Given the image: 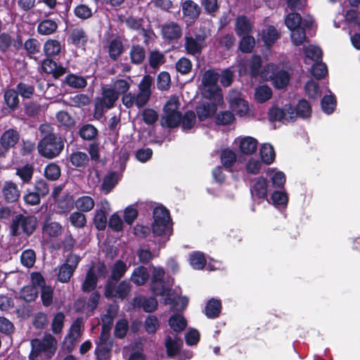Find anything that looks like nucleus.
I'll return each mask as SVG.
<instances>
[{"label":"nucleus","instance_id":"54","mask_svg":"<svg viewBox=\"0 0 360 360\" xmlns=\"http://www.w3.org/2000/svg\"><path fill=\"white\" fill-rule=\"evenodd\" d=\"M130 58L133 63H141L145 58L143 48L140 46H134L130 51Z\"/></svg>","mask_w":360,"mask_h":360},{"label":"nucleus","instance_id":"13","mask_svg":"<svg viewBox=\"0 0 360 360\" xmlns=\"http://www.w3.org/2000/svg\"><path fill=\"white\" fill-rule=\"evenodd\" d=\"M100 299V295L97 292H93L88 302L83 298L79 299L75 302V307L76 310L89 315L96 308Z\"/></svg>","mask_w":360,"mask_h":360},{"label":"nucleus","instance_id":"61","mask_svg":"<svg viewBox=\"0 0 360 360\" xmlns=\"http://www.w3.org/2000/svg\"><path fill=\"white\" fill-rule=\"evenodd\" d=\"M97 129L92 124H85L79 130L80 136L86 140H91L97 135Z\"/></svg>","mask_w":360,"mask_h":360},{"label":"nucleus","instance_id":"11","mask_svg":"<svg viewBox=\"0 0 360 360\" xmlns=\"http://www.w3.org/2000/svg\"><path fill=\"white\" fill-rule=\"evenodd\" d=\"M118 98L117 94L110 87L103 88L102 97L98 98L95 103L96 112L101 113L104 108H112Z\"/></svg>","mask_w":360,"mask_h":360},{"label":"nucleus","instance_id":"34","mask_svg":"<svg viewBox=\"0 0 360 360\" xmlns=\"http://www.w3.org/2000/svg\"><path fill=\"white\" fill-rule=\"evenodd\" d=\"M135 304L142 307L146 312H152L158 307V301L154 297H137L134 299Z\"/></svg>","mask_w":360,"mask_h":360},{"label":"nucleus","instance_id":"49","mask_svg":"<svg viewBox=\"0 0 360 360\" xmlns=\"http://www.w3.org/2000/svg\"><path fill=\"white\" fill-rule=\"evenodd\" d=\"M271 200L275 207H285L288 202V197L284 191H274L271 194Z\"/></svg>","mask_w":360,"mask_h":360},{"label":"nucleus","instance_id":"22","mask_svg":"<svg viewBox=\"0 0 360 360\" xmlns=\"http://www.w3.org/2000/svg\"><path fill=\"white\" fill-rule=\"evenodd\" d=\"M205 46V37L197 35L195 37H186L185 48L189 54L195 55L200 53Z\"/></svg>","mask_w":360,"mask_h":360},{"label":"nucleus","instance_id":"25","mask_svg":"<svg viewBox=\"0 0 360 360\" xmlns=\"http://www.w3.org/2000/svg\"><path fill=\"white\" fill-rule=\"evenodd\" d=\"M220 104L221 103H216V102L214 101L205 102L200 104L196 108L199 120L202 121L212 117L217 110V105Z\"/></svg>","mask_w":360,"mask_h":360},{"label":"nucleus","instance_id":"6","mask_svg":"<svg viewBox=\"0 0 360 360\" xmlns=\"http://www.w3.org/2000/svg\"><path fill=\"white\" fill-rule=\"evenodd\" d=\"M261 77L264 80L271 81L273 85L276 89H283L286 87L290 81L288 72L274 64H269L261 72Z\"/></svg>","mask_w":360,"mask_h":360},{"label":"nucleus","instance_id":"27","mask_svg":"<svg viewBox=\"0 0 360 360\" xmlns=\"http://www.w3.org/2000/svg\"><path fill=\"white\" fill-rule=\"evenodd\" d=\"M236 32L239 37L250 34L253 25L246 17L239 16L236 20Z\"/></svg>","mask_w":360,"mask_h":360},{"label":"nucleus","instance_id":"55","mask_svg":"<svg viewBox=\"0 0 360 360\" xmlns=\"http://www.w3.org/2000/svg\"><path fill=\"white\" fill-rule=\"evenodd\" d=\"M65 82L73 88H84L86 86V79L80 76L69 75L65 77Z\"/></svg>","mask_w":360,"mask_h":360},{"label":"nucleus","instance_id":"24","mask_svg":"<svg viewBox=\"0 0 360 360\" xmlns=\"http://www.w3.org/2000/svg\"><path fill=\"white\" fill-rule=\"evenodd\" d=\"M183 345L182 340L176 335H167L165 338V346L169 356L176 355Z\"/></svg>","mask_w":360,"mask_h":360},{"label":"nucleus","instance_id":"19","mask_svg":"<svg viewBox=\"0 0 360 360\" xmlns=\"http://www.w3.org/2000/svg\"><path fill=\"white\" fill-rule=\"evenodd\" d=\"M181 28L176 22H167L162 27V37L167 41H175L181 36Z\"/></svg>","mask_w":360,"mask_h":360},{"label":"nucleus","instance_id":"14","mask_svg":"<svg viewBox=\"0 0 360 360\" xmlns=\"http://www.w3.org/2000/svg\"><path fill=\"white\" fill-rule=\"evenodd\" d=\"M285 23L287 27L290 30L302 27H311L313 25L314 20L311 17H307L302 19L300 14L291 13L285 17Z\"/></svg>","mask_w":360,"mask_h":360},{"label":"nucleus","instance_id":"62","mask_svg":"<svg viewBox=\"0 0 360 360\" xmlns=\"http://www.w3.org/2000/svg\"><path fill=\"white\" fill-rule=\"evenodd\" d=\"M127 270V266L122 261H117L112 269V278L119 280Z\"/></svg>","mask_w":360,"mask_h":360},{"label":"nucleus","instance_id":"5","mask_svg":"<svg viewBox=\"0 0 360 360\" xmlns=\"http://www.w3.org/2000/svg\"><path fill=\"white\" fill-rule=\"evenodd\" d=\"M32 350L29 355L30 360L39 357L41 360H49L55 354L57 349L56 340L50 334L46 335L42 340L34 339L31 341Z\"/></svg>","mask_w":360,"mask_h":360},{"label":"nucleus","instance_id":"12","mask_svg":"<svg viewBox=\"0 0 360 360\" xmlns=\"http://www.w3.org/2000/svg\"><path fill=\"white\" fill-rule=\"evenodd\" d=\"M96 354L98 360H108L110 356L112 342L110 340L109 333L101 332L100 338L96 342Z\"/></svg>","mask_w":360,"mask_h":360},{"label":"nucleus","instance_id":"43","mask_svg":"<svg viewBox=\"0 0 360 360\" xmlns=\"http://www.w3.org/2000/svg\"><path fill=\"white\" fill-rule=\"evenodd\" d=\"M189 261L191 266L197 270L202 269L205 265L206 259L203 253L193 252L190 255Z\"/></svg>","mask_w":360,"mask_h":360},{"label":"nucleus","instance_id":"37","mask_svg":"<svg viewBox=\"0 0 360 360\" xmlns=\"http://www.w3.org/2000/svg\"><path fill=\"white\" fill-rule=\"evenodd\" d=\"M260 156L266 165H271L275 160L276 153L273 146L269 143H264L260 148Z\"/></svg>","mask_w":360,"mask_h":360},{"label":"nucleus","instance_id":"50","mask_svg":"<svg viewBox=\"0 0 360 360\" xmlns=\"http://www.w3.org/2000/svg\"><path fill=\"white\" fill-rule=\"evenodd\" d=\"M70 38L73 44L77 46H83L86 41V36L82 29H75L72 31Z\"/></svg>","mask_w":360,"mask_h":360},{"label":"nucleus","instance_id":"33","mask_svg":"<svg viewBox=\"0 0 360 360\" xmlns=\"http://www.w3.org/2000/svg\"><path fill=\"white\" fill-rule=\"evenodd\" d=\"M266 176L271 179L274 187L281 188L285 183V174L275 168H269L266 170Z\"/></svg>","mask_w":360,"mask_h":360},{"label":"nucleus","instance_id":"18","mask_svg":"<svg viewBox=\"0 0 360 360\" xmlns=\"http://www.w3.org/2000/svg\"><path fill=\"white\" fill-rule=\"evenodd\" d=\"M19 139L18 133L13 129L6 131L0 139V154H4L13 147Z\"/></svg>","mask_w":360,"mask_h":360},{"label":"nucleus","instance_id":"1","mask_svg":"<svg viewBox=\"0 0 360 360\" xmlns=\"http://www.w3.org/2000/svg\"><path fill=\"white\" fill-rule=\"evenodd\" d=\"M130 82L129 78L117 79L110 88L118 96L123 94L122 101L126 108H131L134 105L139 108H142L147 104L150 97L153 79L149 75L144 76L139 84V92L136 94H126L130 88Z\"/></svg>","mask_w":360,"mask_h":360},{"label":"nucleus","instance_id":"47","mask_svg":"<svg viewBox=\"0 0 360 360\" xmlns=\"http://www.w3.org/2000/svg\"><path fill=\"white\" fill-rule=\"evenodd\" d=\"M272 91L268 86L262 85L255 89V98L259 103H264L271 98Z\"/></svg>","mask_w":360,"mask_h":360},{"label":"nucleus","instance_id":"63","mask_svg":"<svg viewBox=\"0 0 360 360\" xmlns=\"http://www.w3.org/2000/svg\"><path fill=\"white\" fill-rule=\"evenodd\" d=\"M70 221L72 226L77 228H82L86 225V219L84 214L75 212L70 216Z\"/></svg>","mask_w":360,"mask_h":360},{"label":"nucleus","instance_id":"56","mask_svg":"<svg viewBox=\"0 0 360 360\" xmlns=\"http://www.w3.org/2000/svg\"><path fill=\"white\" fill-rule=\"evenodd\" d=\"M38 290L34 286L27 285L20 292V297L26 302L34 301L37 297Z\"/></svg>","mask_w":360,"mask_h":360},{"label":"nucleus","instance_id":"4","mask_svg":"<svg viewBox=\"0 0 360 360\" xmlns=\"http://www.w3.org/2000/svg\"><path fill=\"white\" fill-rule=\"evenodd\" d=\"M153 234L155 237L160 238L159 243H165L172 234L170 217L167 210L162 206L156 207L153 211Z\"/></svg>","mask_w":360,"mask_h":360},{"label":"nucleus","instance_id":"2","mask_svg":"<svg viewBox=\"0 0 360 360\" xmlns=\"http://www.w3.org/2000/svg\"><path fill=\"white\" fill-rule=\"evenodd\" d=\"M179 105L177 97H172L164 107V114L162 117V124L169 128L177 127L182 122V129L184 131L191 129L195 124V114L193 111H188L181 118V112L178 110Z\"/></svg>","mask_w":360,"mask_h":360},{"label":"nucleus","instance_id":"59","mask_svg":"<svg viewBox=\"0 0 360 360\" xmlns=\"http://www.w3.org/2000/svg\"><path fill=\"white\" fill-rule=\"evenodd\" d=\"M311 74L314 77L319 79L328 74V69L325 63L316 62L311 67Z\"/></svg>","mask_w":360,"mask_h":360},{"label":"nucleus","instance_id":"58","mask_svg":"<svg viewBox=\"0 0 360 360\" xmlns=\"http://www.w3.org/2000/svg\"><path fill=\"white\" fill-rule=\"evenodd\" d=\"M21 263L23 266L30 268L35 263L36 255L32 250H26L22 252L20 257Z\"/></svg>","mask_w":360,"mask_h":360},{"label":"nucleus","instance_id":"29","mask_svg":"<svg viewBox=\"0 0 360 360\" xmlns=\"http://www.w3.org/2000/svg\"><path fill=\"white\" fill-rule=\"evenodd\" d=\"M262 39L266 46H271L279 39L280 34L274 26H268L261 34Z\"/></svg>","mask_w":360,"mask_h":360},{"label":"nucleus","instance_id":"7","mask_svg":"<svg viewBox=\"0 0 360 360\" xmlns=\"http://www.w3.org/2000/svg\"><path fill=\"white\" fill-rule=\"evenodd\" d=\"M62 139L56 134L46 135L38 144L39 153L47 158L58 156L63 149Z\"/></svg>","mask_w":360,"mask_h":360},{"label":"nucleus","instance_id":"17","mask_svg":"<svg viewBox=\"0 0 360 360\" xmlns=\"http://www.w3.org/2000/svg\"><path fill=\"white\" fill-rule=\"evenodd\" d=\"M268 191L267 180L263 177L257 178L251 188V194L254 200L266 199Z\"/></svg>","mask_w":360,"mask_h":360},{"label":"nucleus","instance_id":"10","mask_svg":"<svg viewBox=\"0 0 360 360\" xmlns=\"http://www.w3.org/2000/svg\"><path fill=\"white\" fill-rule=\"evenodd\" d=\"M227 99L231 109L235 112L236 115L240 117L252 115L248 102L241 97L239 91L236 90L231 91Z\"/></svg>","mask_w":360,"mask_h":360},{"label":"nucleus","instance_id":"26","mask_svg":"<svg viewBox=\"0 0 360 360\" xmlns=\"http://www.w3.org/2000/svg\"><path fill=\"white\" fill-rule=\"evenodd\" d=\"M118 310L119 307L116 304H112L108 307L106 313L101 318L103 323L101 332L110 333L113 319L117 316Z\"/></svg>","mask_w":360,"mask_h":360},{"label":"nucleus","instance_id":"35","mask_svg":"<svg viewBox=\"0 0 360 360\" xmlns=\"http://www.w3.org/2000/svg\"><path fill=\"white\" fill-rule=\"evenodd\" d=\"M309 27H302L297 29H290L291 42L295 46H300L307 41L306 30Z\"/></svg>","mask_w":360,"mask_h":360},{"label":"nucleus","instance_id":"28","mask_svg":"<svg viewBox=\"0 0 360 360\" xmlns=\"http://www.w3.org/2000/svg\"><path fill=\"white\" fill-rule=\"evenodd\" d=\"M41 68L44 72L51 74L55 77H58L65 72V69L63 67L58 65L55 61L51 59L44 60Z\"/></svg>","mask_w":360,"mask_h":360},{"label":"nucleus","instance_id":"32","mask_svg":"<svg viewBox=\"0 0 360 360\" xmlns=\"http://www.w3.org/2000/svg\"><path fill=\"white\" fill-rule=\"evenodd\" d=\"M183 14L190 19L197 18L200 13V6L191 0H187L181 6Z\"/></svg>","mask_w":360,"mask_h":360},{"label":"nucleus","instance_id":"39","mask_svg":"<svg viewBox=\"0 0 360 360\" xmlns=\"http://www.w3.org/2000/svg\"><path fill=\"white\" fill-rule=\"evenodd\" d=\"M118 182V178L115 172L108 174L103 179L101 189L105 194L109 193Z\"/></svg>","mask_w":360,"mask_h":360},{"label":"nucleus","instance_id":"52","mask_svg":"<svg viewBox=\"0 0 360 360\" xmlns=\"http://www.w3.org/2000/svg\"><path fill=\"white\" fill-rule=\"evenodd\" d=\"M221 160L223 165L227 168L230 169L233 165L236 162V153L229 149H226L222 150L221 154Z\"/></svg>","mask_w":360,"mask_h":360},{"label":"nucleus","instance_id":"60","mask_svg":"<svg viewBox=\"0 0 360 360\" xmlns=\"http://www.w3.org/2000/svg\"><path fill=\"white\" fill-rule=\"evenodd\" d=\"M44 175L49 180H56L60 175V167L56 164L51 163L45 167Z\"/></svg>","mask_w":360,"mask_h":360},{"label":"nucleus","instance_id":"48","mask_svg":"<svg viewBox=\"0 0 360 360\" xmlns=\"http://www.w3.org/2000/svg\"><path fill=\"white\" fill-rule=\"evenodd\" d=\"M143 326L147 333L154 334L160 327V321L155 316L149 315L146 317Z\"/></svg>","mask_w":360,"mask_h":360},{"label":"nucleus","instance_id":"30","mask_svg":"<svg viewBox=\"0 0 360 360\" xmlns=\"http://www.w3.org/2000/svg\"><path fill=\"white\" fill-rule=\"evenodd\" d=\"M149 278V274L146 267L143 266L136 268L131 276V281L136 285H144Z\"/></svg>","mask_w":360,"mask_h":360},{"label":"nucleus","instance_id":"15","mask_svg":"<svg viewBox=\"0 0 360 360\" xmlns=\"http://www.w3.org/2000/svg\"><path fill=\"white\" fill-rule=\"evenodd\" d=\"M131 290L130 285L127 281L121 282L116 288L109 283L105 287V295L106 297H117L124 299Z\"/></svg>","mask_w":360,"mask_h":360},{"label":"nucleus","instance_id":"57","mask_svg":"<svg viewBox=\"0 0 360 360\" xmlns=\"http://www.w3.org/2000/svg\"><path fill=\"white\" fill-rule=\"evenodd\" d=\"M18 94L13 89H8L4 94V100L6 105L11 109H15L19 103Z\"/></svg>","mask_w":360,"mask_h":360},{"label":"nucleus","instance_id":"44","mask_svg":"<svg viewBox=\"0 0 360 360\" xmlns=\"http://www.w3.org/2000/svg\"><path fill=\"white\" fill-rule=\"evenodd\" d=\"M221 302L214 299L210 300L205 307V314L210 318H215L219 316L221 311Z\"/></svg>","mask_w":360,"mask_h":360},{"label":"nucleus","instance_id":"3","mask_svg":"<svg viewBox=\"0 0 360 360\" xmlns=\"http://www.w3.org/2000/svg\"><path fill=\"white\" fill-rule=\"evenodd\" d=\"M311 113L310 104L306 100H301L297 105L296 111L290 105H285L283 108L273 107L269 112L271 121H279L283 123L293 122L297 115L306 118Z\"/></svg>","mask_w":360,"mask_h":360},{"label":"nucleus","instance_id":"53","mask_svg":"<svg viewBox=\"0 0 360 360\" xmlns=\"http://www.w3.org/2000/svg\"><path fill=\"white\" fill-rule=\"evenodd\" d=\"M97 283V278L95 276L93 269H90L86 274V278L82 285V290L84 292H89L93 290Z\"/></svg>","mask_w":360,"mask_h":360},{"label":"nucleus","instance_id":"42","mask_svg":"<svg viewBox=\"0 0 360 360\" xmlns=\"http://www.w3.org/2000/svg\"><path fill=\"white\" fill-rule=\"evenodd\" d=\"M94 199L88 195L82 196L75 201L76 207L82 212L91 211L94 208Z\"/></svg>","mask_w":360,"mask_h":360},{"label":"nucleus","instance_id":"9","mask_svg":"<svg viewBox=\"0 0 360 360\" xmlns=\"http://www.w3.org/2000/svg\"><path fill=\"white\" fill-rule=\"evenodd\" d=\"M37 219L34 217L18 215L13 220L11 233L13 236H18L21 232L31 235L36 229Z\"/></svg>","mask_w":360,"mask_h":360},{"label":"nucleus","instance_id":"8","mask_svg":"<svg viewBox=\"0 0 360 360\" xmlns=\"http://www.w3.org/2000/svg\"><path fill=\"white\" fill-rule=\"evenodd\" d=\"M152 278L150 289L155 295L161 296L164 303H168L170 301L169 288L165 285V270L160 266H152L150 267Z\"/></svg>","mask_w":360,"mask_h":360},{"label":"nucleus","instance_id":"40","mask_svg":"<svg viewBox=\"0 0 360 360\" xmlns=\"http://www.w3.org/2000/svg\"><path fill=\"white\" fill-rule=\"evenodd\" d=\"M70 160L74 167H84L88 164L89 158L86 153L77 151L71 154Z\"/></svg>","mask_w":360,"mask_h":360},{"label":"nucleus","instance_id":"21","mask_svg":"<svg viewBox=\"0 0 360 360\" xmlns=\"http://www.w3.org/2000/svg\"><path fill=\"white\" fill-rule=\"evenodd\" d=\"M63 232V226L56 221H46L43 226V238L47 240L58 237Z\"/></svg>","mask_w":360,"mask_h":360},{"label":"nucleus","instance_id":"45","mask_svg":"<svg viewBox=\"0 0 360 360\" xmlns=\"http://www.w3.org/2000/svg\"><path fill=\"white\" fill-rule=\"evenodd\" d=\"M123 51V44L120 39L116 38L110 41L108 46L110 57L114 60L117 59Z\"/></svg>","mask_w":360,"mask_h":360},{"label":"nucleus","instance_id":"31","mask_svg":"<svg viewBox=\"0 0 360 360\" xmlns=\"http://www.w3.org/2000/svg\"><path fill=\"white\" fill-rule=\"evenodd\" d=\"M168 324L174 332L180 333L186 328L187 321L182 314H174L169 317Z\"/></svg>","mask_w":360,"mask_h":360},{"label":"nucleus","instance_id":"64","mask_svg":"<svg viewBox=\"0 0 360 360\" xmlns=\"http://www.w3.org/2000/svg\"><path fill=\"white\" fill-rule=\"evenodd\" d=\"M336 105V101L334 97L331 95L326 96L323 98L321 101V107L323 110L327 114H330L333 112Z\"/></svg>","mask_w":360,"mask_h":360},{"label":"nucleus","instance_id":"23","mask_svg":"<svg viewBox=\"0 0 360 360\" xmlns=\"http://www.w3.org/2000/svg\"><path fill=\"white\" fill-rule=\"evenodd\" d=\"M201 91L202 96L210 101L223 103V95L218 85H202Z\"/></svg>","mask_w":360,"mask_h":360},{"label":"nucleus","instance_id":"20","mask_svg":"<svg viewBox=\"0 0 360 360\" xmlns=\"http://www.w3.org/2000/svg\"><path fill=\"white\" fill-rule=\"evenodd\" d=\"M1 190L4 198L7 202H14L20 196V191L18 185L13 181H6Z\"/></svg>","mask_w":360,"mask_h":360},{"label":"nucleus","instance_id":"51","mask_svg":"<svg viewBox=\"0 0 360 360\" xmlns=\"http://www.w3.org/2000/svg\"><path fill=\"white\" fill-rule=\"evenodd\" d=\"M255 45V39L250 34L242 36L240 41L239 48L242 52L250 53Z\"/></svg>","mask_w":360,"mask_h":360},{"label":"nucleus","instance_id":"38","mask_svg":"<svg viewBox=\"0 0 360 360\" xmlns=\"http://www.w3.org/2000/svg\"><path fill=\"white\" fill-rule=\"evenodd\" d=\"M303 51L305 55V60H311L318 62L322 57V51L321 49L315 45H308L303 47Z\"/></svg>","mask_w":360,"mask_h":360},{"label":"nucleus","instance_id":"41","mask_svg":"<svg viewBox=\"0 0 360 360\" xmlns=\"http://www.w3.org/2000/svg\"><path fill=\"white\" fill-rule=\"evenodd\" d=\"M60 42L55 39L47 40L44 45V51L48 56H58L61 51Z\"/></svg>","mask_w":360,"mask_h":360},{"label":"nucleus","instance_id":"16","mask_svg":"<svg viewBox=\"0 0 360 360\" xmlns=\"http://www.w3.org/2000/svg\"><path fill=\"white\" fill-rule=\"evenodd\" d=\"M234 144L238 147L241 153L251 155L256 151L258 142L251 136H245L236 139Z\"/></svg>","mask_w":360,"mask_h":360},{"label":"nucleus","instance_id":"46","mask_svg":"<svg viewBox=\"0 0 360 360\" xmlns=\"http://www.w3.org/2000/svg\"><path fill=\"white\" fill-rule=\"evenodd\" d=\"M34 169L32 166L26 165L16 169V175L20 177L23 184H28L33 176Z\"/></svg>","mask_w":360,"mask_h":360},{"label":"nucleus","instance_id":"36","mask_svg":"<svg viewBox=\"0 0 360 360\" xmlns=\"http://www.w3.org/2000/svg\"><path fill=\"white\" fill-rule=\"evenodd\" d=\"M58 28L56 21L46 19L41 21L37 26V32L41 35H50L53 34Z\"/></svg>","mask_w":360,"mask_h":360}]
</instances>
